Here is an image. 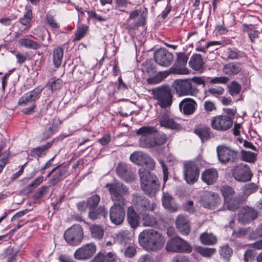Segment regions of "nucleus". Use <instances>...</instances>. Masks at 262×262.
<instances>
[{
  "label": "nucleus",
  "instance_id": "obj_1",
  "mask_svg": "<svg viewBox=\"0 0 262 262\" xmlns=\"http://www.w3.org/2000/svg\"><path fill=\"white\" fill-rule=\"evenodd\" d=\"M110 192L114 205L110 210V217L113 223L118 225L121 224L125 217L124 206L125 200L123 195L128 192L127 187L123 184L118 182L106 185Z\"/></svg>",
  "mask_w": 262,
  "mask_h": 262
},
{
  "label": "nucleus",
  "instance_id": "obj_2",
  "mask_svg": "<svg viewBox=\"0 0 262 262\" xmlns=\"http://www.w3.org/2000/svg\"><path fill=\"white\" fill-rule=\"evenodd\" d=\"M138 241L142 248L154 252L160 250L165 243L162 234L153 229L143 230L139 235Z\"/></svg>",
  "mask_w": 262,
  "mask_h": 262
},
{
  "label": "nucleus",
  "instance_id": "obj_3",
  "mask_svg": "<svg viewBox=\"0 0 262 262\" xmlns=\"http://www.w3.org/2000/svg\"><path fill=\"white\" fill-rule=\"evenodd\" d=\"M139 173L143 191L147 195H155L160 188V184L156 176L143 168L139 169Z\"/></svg>",
  "mask_w": 262,
  "mask_h": 262
},
{
  "label": "nucleus",
  "instance_id": "obj_4",
  "mask_svg": "<svg viewBox=\"0 0 262 262\" xmlns=\"http://www.w3.org/2000/svg\"><path fill=\"white\" fill-rule=\"evenodd\" d=\"M216 152L219 161L223 164H233L239 158L237 150L225 144L218 146Z\"/></svg>",
  "mask_w": 262,
  "mask_h": 262
},
{
  "label": "nucleus",
  "instance_id": "obj_5",
  "mask_svg": "<svg viewBox=\"0 0 262 262\" xmlns=\"http://www.w3.org/2000/svg\"><path fill=\"white\" fill-rule=\"evenodd\" d=\"M138 135H141L139 139L140 146L144 148L154 147V138L157 130L152 126H143L136 131Z\"/></svg>",
  "mask_w": 262,
  "mask_h": 262
},
{
  "label": "nucleus",
  "instance_id": "obj_6",
  "mask_svg": "<svg viewBox=\"0 0 262 262\" xmlns=\"http://www.w3.org/2000/svg\"><path fill=\"white\" fill-rule=\"evenodd\" d=\"M152 93L157 103L162 108L170 106L172 103V94L171 89L168 86H162L152 90Z\"/></svg>",
  "mask_w": 262,
  "mask_h": 262
},
{
  "label": "nucleus",
  "instance_id": "obj_7",
  "mask_svg": "<svg viewBox=\"0 0 262 262\" xmlns=\"http://www.w3.org/2000/svg\"><path fill=\"white\" fill-rule=\"evenodd\" d=\"M166 249L168 252L174 253H190L192 250L191 246L186 241L179 236L169 239Z\"/></svg>",
  "mask_w": 262,
  "mask_h": 262
},
{
  "label": "nucleus",
  "instance_id": "obj_8",
  "mask_svg": "<svg viewBox=\"0 0 262 262\" xmlns=\"http://www.w3.org/2000/svg\"><path fill=\"white\" fill-rule=\"evenodd\" d=\"M173 84L174 89L177 94L179 96L196 95L198 92V89L196 86L193 84L192 82L189 79L176 80Z\"/></svg>",
  "mask_w": 262,
  "mask_h": 262
},
{
  "label": "nucleus",
  "instance_id": "obj_9",
  "mask_svg": "<svg viewBox=\"0 0 262 262\" xmlns=\"http://www.w3.org/2000/svg\"><path fill=\"white\" fill-rule=\"evenodd\" d=\"M64 238L66 242L71 245H79L83 238L82 228L79 224L73 225L65 231Z\"/></svg>",
  "mask_w": 262,
  "mask_h": 262
},
{
  "label": "nucleus",
  "instance_id": "obj_10",
  "mask_svg": "<svg viewBox=\"0 0 262 262\" xmlns=\"http://www.w3.org/2000/svg\"><path fill=\"white\" fill-rule=\"evenodd\" d=\"M231 171L234 179L241 182L245 183L250 181L253 176L250 167L244 163H239L233 166Z\"/></svg>",
  "mask_w": 262,
  "mask_h": 262
},
{
  "label": "nucleus",
  "instance_id": "obj_11",
  "mask_svg": "<svg viewBox=\"0 0 262 262\" xmlns=\"http://www.w3.org/2000/svg\"><path fill=\"white\" fill-rule=\"evenodd\" d=\"M184 177L186 182L189 184L196 182L200 176L198 166L194 161H186L184 163Z\"/></svg>",
  "mask_w": 262,
  "mask_h": 262
},
{
  "label": "nucleus",
  "instance_id": "obj_12",
  "mask_svg": "<svg viewBox=\"0 0 262 262\" xmlns=\"http://www.w3.org/2000/svg\"><path fill=\"white\" fill-rule=\"evenodd\" d=\"M233 125V120L230 116L217 115L212 118L211 127L216 130L225 132L230 129Z\"/></svg>",
  "mask_w": 262,
  "mask_h": 262
},
{
  "label": "nucleus",
  "instance_id": "obj_13",
  "mask_svg": "<svg viewBox=\"0 0 262 262\" xmlns=\"http://www.w3.org/2000/svg\"><path fill=\"white\" fill-rule=\"evenodd\" d=\"M147 15V10L145 8H141L133 11L129 14L128 21H133V23L129 25L131 29H135L136 27L144 26L146 24V20Z\"/></svg>",
  "mask_w": 262,
  "mask_h": 262
},
{
  "label": "nucleus",
  "instance_id": "obj_14",
  "mask_svg": "<svg viewBox=\"0 0 262 262\" xmlns=\"http://www.w3.org/2000/svg\"><path fill=\"white\" fill-rule=\"evenodd\" d=\"M132 203L136 210L140 213L147 210L153 211L156 207V204L152 203L150 205L149 201L142 195L134 194L133 195Z\"/></svg>",
  "mask_w": 262,
  "mask_h": 262
},
{
  "label": "nucleus",
  "instance_id": "obj_15",
  "mask_svg": "<svg viewBox=\"0 0 262 262\" xmlns=\"http://www.w3.org/2000/svg\"><path fill=\"white\" fill-rule=\"evenodd\" d=\"M200 202L204 207L214 209L221 204L222 200L217 193L207 191L201 196Z\"/></svg>",
  "mask_w": 262,
  "mask_h": 262
},
{
  "label": "nucleus",
  "instance_id": "obj_16",
  "mask_svg": "<svg viewBox=\"0 0 262 262\" xmlns=\"http://www.w3.org/2000/svg\"><path fill=\"white\" fill-rule=\"evenodd\" d=\"M130 160L138 165H146L150 169L155 167L154 160L146 153L141 151H136L130 156Z\"/></svg>",
  "mask_w": 262,
  "mask_h": 262
},
{
  "label": "nucleus",
  "instance_id": "obj_17",
  "mask_svg": "<svg viewBox=\"0 0 262 262\" xmlns=\"http://www.w3.org/2000/svg\"><path fill=\"white\" fill-rule=\"evenodd\" d=\"M154 59L155 62L159 65L168 67L173 60V55L167 50L161 48L155 53Z\"/></svg>",
  "mask_w": 262,
  "mask_h": 262
},
{
  "label": "nucleus",
  "instance_id": "obj_18",
  "mask_svg": "<svg viewBox=\"0 0 262 262\" xmlns=\"http://www.w3.org/2000/svg\"><path fill=\"white\" fill-rule=\"evenodd\" d=\"M96 248L93 243L84 245L76 250L74 257L77 260H86L91 258L96 252Z\"/></svg>",
  "mask_w": 262,
  "mask_h": 262
},
{
  "label": "nucleus",
  "instance_id": "obj_19",
  "mask_svg": "<svg viewBox=\"0 0 262 262\" xmlns=\"http://www.w3.org/2000/svg\"><path fill=\"white\" fill-rule=\"evenodd\" d=\"M43 90V88L38 86L34 90L25 93L18 100L19 105L24 106L32 102L35 101L40 97V94Z\"/></svg>",
  "mask_w": 262,
  "mask_h": 262
},
{
  "label": "nucleus",
  "instance_id": "obj_20",
  "mask_svg": "<svg viewBox=\"0 0 262 262\" xmlns=\"http://www.w3.org/2000/svg\"><path fill=\"white\" fill-rule=\"evenodd\" d=\"M116 172L118 176L126 182L133 181L135 174L133 169L127 164L120 163L116 167Z\"/></svg>",
  "mask_w": 262,
  "mask_h": 262
},
{
  "label": "nucleus",
  "instance_id": "obj_21",
  "mask_svg": "<svg viewBox=\"0 0 262 262\" xmlns=\"http://www.w3.org/2000/svg\"><path fill=\"white\" fill-rule=\"evenodd\" d=\"M258 215L257 212L254 209L244 207L241 209L238 214V221L242 224H246L255 220Z\"/></svg>",
  "mask_w": 262,
  "mask_h": 262
},
{
  "label": "nucleus",
  "instance_id": "obj_22",
  "mask_svg": "<svg viewBox=\"0 0 262 262\" xmlns=\"http://www.w3.org/2000/svg\"><path fill=\"white\" fill-rule=\"evenodd\" d=\"M49 181L50 186L56 185L60 181L63 180L68 175V167L64 166H58Z\"/></svg>",
  "mask_w": 262,
  "mask_h": 262
},
{
  "label": "nucleus",
  "instance_id": "obj_23",
  "mask_svg": "<svg viewBox=\"0 0 262 262\" xmlns=\"http://www.w3.org/2000/svg\"><path fill=\"white\" fill-rule=\"evenodd\" d=\"M177 230L182 235H187L190 231V224L188 217L183 214L179 215L176 220Z\"/></svg>",
  "mask_w": 262,
  "mask_h": 262
},
{
  "label": "nucleus",
  "instance_id": "obj_24",
  "mask_svg": "<svg viewBox=\"0 0 262 262\" xmlns=\"http://www.w3.org/2000/svg\"><path fill=\"white\" fill-rule=\"evenodd\" d=\"M197 103L191 98H185L179 103V108L185 115H190L195 111Z\"/></svg>",
  "mask_w": 262,
  "mask_h": 262
},
{
  "label": "nucleus",
  "instance_id": "obj_25",
  "mask_svg": "<svg viewBox=\"0 0 262 262\" xmlns=\"http://www.w3.org/2000/svg\"><path fill=\"white\" fill-rule=\"evenodd\" d=\"M159 122L161 126L166 128L178 130L181 128L180 125L170 118L167 112H164L162 113L159 119Z\"/></svg>",
  "mask_w": 262,
  "mask_h": 262
},
{
  "label": "nucleus",
  "instance_id": "obj_26",
  "mask_svg": "<svg viewBox=\"0 0 262 262\" xmlns=\"http://www.w3.org/2000/svg\"><path fill=\"white\" fill-rule=\"evenodd\" d=\"M218 178V172L215 168L206 169L202 174L201 178L203 182L208 185L214 184Z\"/></svg>",
  "mask_w": 262,
  "mask_h": 262
},
{
  "label": "nucleus",
  "instance_id": "obj_27",
  "mask_svg": "<svg viewBox=\"0 0 262 262\" xmlns=\"http://www.w3.org/2000/svg\"><path fill=\"white\" fill-rule=\"evenodd\" d=\"M240 205V197L235 196L224 201V207L223 209L221 208V210H223L226 209L231 211H235L239 208Z\"/></svg>",
  "mask_w": 262,
  "mask_h": 262
},
{
  "label": "nucleus",
  "instance_id": "obj_28",
  "mask_svg": "<svg viewBox=\"0 0 262 262\" xmlns=\"http://www.w3.org/2000/svg\"><path fill=\"white\" fill-rule=\"evenodd\" d=\"M162 204L164 207L170 211L174 212L178 210V206L174 203L173 198L168 193L163 194Z\"/></svg>",
  "mask_w": 262,
  "mask_h": 262
},
{
  "label": "nucleus",
  "instance_id": "obj_29",
  "mask_svg": "<svg viewBox=\"0 0 262 262\" xmlns=\"http://www.w3.org/2000/svg\"><path fill=\"white\" fill-rule=\"evenodd\" d=\"M127 220L133 229L136 228L139 226V216L133 206H130L127 209Z\"/></svg>",
  "mask_w": 262,
  "mask_h": 262
},
{
  "label": "nucleus",
  "instance_id": "obj_30",
  "mask_svg": "<svg viewBox=\"0 0 262 262\" xmlns=\"http://www.w3.org/2000/svg\"><path fill=\"white\" fill-rule=\"evenodd\" d=\"M189 64L193 70L200 71L203 69L204 62L200 55L195 54L191 57Z\"/></svg>",
  "mask_w": 262,
  "mask_h": 262
},
{
  "label": "nucleus",
  "instance_id": "obj_31",
  "mask_svg": "<svg viewBox=\"0 0 262 262\" xmlns=\"http://www.w3.org/2000/svg\"><path fill=\"white\" fill-rule=\"evenodd\" d=\"M242 70L241 63L238 62H231L224 66V72L229 75H235L238 73Z\"/></svg>",
  "mask_w": 262,
  "mask_h": 262
},
{
  "label": "nucleus",
  "instance_id": "obj_32",
  "mask_svg": "<svg viewBox=\"0 0 262 262\" xmlns=\"http://www.w3.org/2000/svg\"><path fill=\"white\" fill-rule=\"evenodd\" d=\"M92 262H117L116 256L112 252L106 254L99 253Z\"/></svg>",
  "mask_w": 262,
  "mask_h": 262
},
{
  "label": "nucleus",
  "instance_id": "obj_33",
  "mask_svg": "<svg viewBox=\"0 0 262 262\" xmlns=\"http://www.w3.org/2000/svg\"><path fill=\"white\" fill-rule=\"evenodd\" d=\"M43 177L40 176L34 180L30 184L23 188L20 192L23 195L31 193L35 188L38 186L43 181Z\"/></svg>",
  "mask_w": 262,
  "mask_h": 262
},
{
  "label": "nucleus",
  "instance_id": "obj_34",
  "mask_svg": "<svg viewBox=\"0 0 262 262\" xmlns=\"http://www.w3.org/2000/svg\"><path fill=\"white\" fill-rule=\"evenodd\" d=\"M200 239L201 243L206 245H214L217 241V237L214 234L206 232L200 235Z\"/></svg>",
  "mask_w": 262,
  "mask_h": 262
},
{
  "label": "nucleus",
  "instance_id": "obj_35",
  "mask_svg": "<svg viewBox=\"0 0 262 262\" xmlns=\"http://www.w3.org/2000/svg\"><path fill=\"white\" fill-rule=\"evenodd\" d=\"M54 143V141H51L46 144L42 145L40 147L34 148L31 151V155L33 157H39L46 154V151L50 148Z\"/></svg>",
  "mask_w": 262,
  "mask_h": 262
},
{
  "label": "nucleus",
  "instance_id": "obj_36",
  "mask_svg": "<svg viewBox=\"0 0 262 262\" xmlns=\"http://www.w3.org/2000/svg\"><path fill=\"white\" fill-rule=\"evenodd\" d=\"M194 133L200 138L203 142L210 138V129L207 126L198 127L194 129Z\"/></svg>",
  "mask_w": 262,
  "mask_h": 262
},
{
  "label": "nucleus",
  "instance_id": "obj_37",
  "mask_svg": "<svg viewBox=\"0 0 262 262\" xmlns=\"http://www.w3.org/2000/svg\"><path fill=\"white\" fill-rule=\"evenodd\" d=\"M63 50L61 47H57L54 49L53 53V61L56 68L59 67L62 62Z\"/></svg>",
  "mask_w": 262,
  "mask_h": 262
},
{
  "label": "nucleus",
  "instance_id": "obj_38",
  "mask_svg": "<svg viewBox=\"0 0 262 262\" xmlns=\"http://www.w3.org/2000/svg\"><path fill=\"white\" fill-rule=\"evenodd\" d=\"M107 212L104 207H100L97 209H90L89 216L92 220H95L102 216L104 219L107 215Z\"/></svg>",
  "mask_w": 262,
  "mask_h": 262
},
{
  "label": "nucleus",
  "instance_id": "obj_39",
  "mask_svg": "<svg viewBox=\"0 0 262 262\" xmlns=\"http://www.w3.org/2000/svg\"><path fill=\"white\" fill-rule=\"evenodd\" d=\"M19 45L27 48L37 50L41 47L39 43L27 38H20L18 41Z\"/></svg>",
  "mask_w": 262,
  "mask_h": 262
},
{
  "label": "nucleus",
  "instance_id": "obj_40",
  "mask_svg": "<svg viewBox=\"0 0 262 262\" xmlns=\"http://www.w3.org/2000/svg\"><path fill=\"white\" fill-rule=\"evenodd\" d=\"M220 190L224 198V201L235 196V192L233 188L228 185L222 186Z\"/></svg>",
  "mask_w": 262,
  "mask_h": 262
},
{
  "label": "nucleus",
  "instance_id": "obj_41",
  "mask_svg": "<svg viewBox=\"0 0 262 262\" xmlns=\"http://www.w3.org/2000/svg\"><path fill=\"white\" fill-rule=\"evenodd\" d=\"M32 18V12L31 9H28L23 17L19 19L20 23L26 26V29L29 30L31 27V20Z\"/></svg>",
  "mask_w": 262,
  "mask_h": 262
},
{
  "label": "nucleus",
  "instance_id": "obj_42",
  "mask_svg": "<svg viewBox=\"0 0 262 262\" xmlns=\"http://www.w3.org/2000/svg\"><path fill=\"white\" fill-rule=\"evenodd\" d=\"M142 224L144 226L152 227L156 225L157 221L155 217L148 214H144L142 216Z\"/></svg>",
  "mask_w": 262,
  "mask_h": 262
},
{
  "label": "nucleus",
  "instance_id": "obj_43",
  "mask_svg": "<svg viewBox=\"0 0 262 262\" xmlns=\"http://www.w3.org/2000/svg\"><path fill=\"white\" fill-rule=\"evenodd\" d=\"M256 156L257 154L253 152L244 150H242L241 151L242 160L247 162H254L256 159Z\"/></svg>",
  "mask_w": 262,
  "mask_h": 262
},
{
  "label": "nucleus",
  "instance_id": "obj_44",
  "mask_svg": "<svg viewBox=\"0 0 262 262\" xmlns=\"http://www.w3.org/2000/svg\"><path fill=\"white\" fill-rule=\"evenodd\" d=\"M90 230L93 237L98 239L103 237L104 231L101 227L97 225H94L91 227Z\"/></svg>",
  "mask_w": 262,
  "mask_h": 262
},
{
  "label": "nucleus",
  "instance_id": "obj_45",
  "mask_svg": "<svg viewBox=\"0 0 262 262\" xmlns=\"http://www.w3.org/2000/svg\"><path fill=\"white\" fill-rule=\"evenodd\" d=\"M196 250L202 256L206 257H211L216 251L215 248H204L200 246L196 248Z\"/></svg>",
  "mask_w": 262,
  "mask_h": 262
},
{
  "label": "nucleus",
  "instance_id": "obj_46",
  "mask_svg": "<svg viewBox=\"0 0 262 262\" xmlns=\"http://www.w3.org/2000/svg\"><path fill=\"white\" fill-rule=\"evenodd\" d=\"M100 196L97 194L93 195L86 201V206L90 209H95L100 202Z\"/></svg>",
  "mask_w": 262,
  "mask_h": 262
},
{
  "label": "nucleus",
  "instance_id": "obj_47",
  "mask_svg": "<svg viewBox=\"0 0 262 262\" xmlns=\"http://www.w3.org/2000/svg\"><path fill=\"white\" fill-rule=\"evenodd\" d=\"M220 253L224 258L228 260L233 253V250L229 245H225L221 247Z\"/></svg>",
  "mask_w": 262,
  "mask_h": 262
},
{
  "label": "nucleus",
  "instance_id": "obj_48",
  "mask_svg": "<svg viewBox=\"0 0 262 262\" xmlns=\"http://www.w3.org/2000/svg\"><path fill=\"white\" fill-rule=\"evenodd\" d=\"M228 88L230 94L232 96L238 95L241 91V85L236 81H232Z\"/></svg>",
  "mask_w": 262,
  "mask_h": 262
},
{
  "label": "nucleus",
  "instance_id": "obj_49",
  "mask_svg": "<svg viewBox=\"0 0 262 262\" xmlns=\"http://www.w3.org/2000/svg\"><path fill=\"white\" fill-rule=\"evenodd\" d=\"M88 29V27L85 25H82L78 28L75 34L74 41H78L81 39L85 35Z\"/></svg>",
  "mask_w": 262,
  "mask_h": 262
},
{
  "label": "nucleus",
  "instance_id": "obj_50",
  "mask_svg": "<svg viewBox=\"0 0 262 262\" xmlns=\"http://www.w3.org/2000/svg\"><path fill=\"white\" fill-rule=\"evenodd\" d=\"M225 92L224 89L222 86H217L216 88H211L208 89L207 91L206 92L208 93L210 95L218 97L219 96L223 95Z\"/></svg>",
  "mask_w": 262,
  "mask_h": 262
},
{
  "label": "nucleus",
  "instance_id": "obj_51",
  "mask_svg": "<svg viewBox=\"0 0 262 262\" xmlns=\"http://www.w3.org/2000/svg\"><path fill=\"white\" fill-rule=\"evenodd\" d=\"M167 141V136L165 134L158 135L157 133L154 138V147L157 145H161L164 144Z\"/></svg>",
  "mask_w": 262,
  "mask_h": 262
},
{
  "label": "nucleus",
  "instance_id": "obj_52",
  "mask_svg": "<svg viewBox=\"0 0 262 262\" xmlns=\"http://www.w3.org/2000/svg\"><path fill=\"white\" fill-rule=\"evenodd\" d=\"M204 108L205 111L208 113L216 110V106L215 103L210 100H207L204 102Z\"/></svg>",
  "mask_w": 262,
  "mask_h": 262
},
{
  "label": "nucleus",
  "instance_id": "obj_53",
  "mask_svg": "<svg viewBox=\"0 0 262 262\" xmlns=\"http://www.w3.org/2000/svg\"><path fill=\"white\" fill-rule=\"evenodd\" d=\"M117 238L122 244H126L131 241L129 233L126 231L120 232L117 235Z\"/></svg>",
  "mask_w": 262,
  "mask_h": 262
},
{
  "label": "nucleus",
  "instance_id": "obj_54",
  "mask_svg": "<svg viewBox=\"0 0 262 262\" xmlns=\"http://www.w3.org/2000/svg\"><path fill=\"white\" fill-rule=\"evenodd\" d=\"M258 190V186L253 183H250L246 184L245 187V192L246 194H250L255 192Z\"/></svg>",
  "mask_w": 262,
  "mask_h": 262
},
{
  "label": "nucleus",
  "instance_id": "obj_55",
  "mask_svg": "<svg viewBox=\"0 0 262 262\" xmlns=\"http://www.w3.org/2000/svg\"><path fill=\"white\" fill-rule=\"evenodd\" d=\"M45 29L42 27H37L34 29L33 33L37 36L36 39L40 38L41 40H45Z\"/></svg>",
  "mask_w": 262,
  "mask_h": 262
},
{
  "label": "nucleus",
  "instance_id": "obj_56",
  "mask_svg": "<svg viewBox=\"0 0 262 262\" xmlns=\"http://www.w3.org/2000/svg\"><path fill=\"white\" fill-rule=\"evenodd\" d=\"M48 186H43L41 187L37 191L34 193L33 199L34 200H38L42 197L43 194L47 192Z\"/></svg>",
  "mask_w": 262,
  "mask_h": 262
},
{
  "label": "nucleus",
  "instance_id": "obj_57",
  "mask_svg": "<svg viewBox=\"0 0 262 262\" xmlns=\"http://www.w3.org/2000/svg\"><path fill=\"white\" fill-rule=\"evenodd\" d=\"M136 253L137 250L136 247L134 246H128L125 249L124 254L126 257L132 258L136 255Z\"/></svg>",
  "mask_w": 262,
  "mask_h": 262
},
{
  "label": "nucleus",
  "instance_id": "obj_58",
  "mask_svg": "<svg viewBox=\"0 0 262 262\" xmlns=\"http://www.w3.org/2000/svg\"><path fill=\"white\" fill-rule=\"evenodd\" d=\"M159 162L160 163L161 167L162 168V171L163 173V180L165 182H166L168 180L169 175L168 166L166 164V163L161 159H159Z\"/></svg>",
  "mask_w": 262,
  "mask_h": 262
},
{
  "label": "nucleus",
  "instance_id": "obj_59",
  "mask_svg": "<svg viewBox=\"0 0 262 262\" xmlns=\"http://www.w3.org/2000/svg\"><path fill=\"white\" fill-rule=\"evenodd\" d=\"M177 62L182 66L186 65L188 60L186 55L184 53H179L177 56Z\"/></svg>",
  "mask_w": 262,
  "mask_h": 262
},
{
  "label": "nucleus",
  "instance_id": "obj_60",
  "mask_svg": "<svg viewBox=\"0 0 262 262\" xmlns=\"http://www.w3.org/2000/svg\"><path fill=\"white\" fill-rule=\"evenodd\" d=\"M228 81V78L226 77L221 76V77H215L212 78L210 80V83L213 84L216 83H226Z\"/></svg>",
  "mask_w": 262,
  "mask_h": 262
},
{
  "label": "nucleus",
  "instance_id": "obj_61",
  "mask_svg": "<svg viewBox=\"0 0 262 262\" xmlns=\"http://www.w3.org/2000/svg\"><path fill=\"white\" fill-rule=\"evenodd\" d=\"M62 86V81L60 79H57L52 81L51 84L50 88L51 90L56 91L59 90Z\"/></svg>",
  "mask_w": 262,
  "mask_h": 262
},
{
  "label": "nucleus",
  "instance_id": "obj_62",
  "mask_svg": "<svg viewBox=\"0 0 262 262\" xmlns=\"http://www.w3.org/2000/svg\"><path fill=\"white\" fill-rule=\"evenodd\" d=\"M250 237L253 239L262 237V224L250 234Z\"/></svg>",
  "mask_w": 262,
  "mask_h": 262
},
{
  "label": "nucleus",
  "instance_id": "obj_63",
  "mask_svg": "<svg viewBox=\"0 0 262 262\" xmlns=\"http://www.w3.org/2000/svg\"><path fill=\"white\" fill-rule=\"evenodd\" d=\"M89 17L99 21H105L106 18L97 14L95 12L91 11L88 12Z\"/></svg>",
  "mask_w": 262,
  "mask_h": 262
},
{
  "label": "nucleus",
  "instance_id": "obj_64",
  "mask_svg": "<svg viewBox=\"0 0 262 262\" xmlns=\"http://www.w3.org/2000/svg\"><path fill=\"white\" fill-rule=\"evenodd\" d=\"M138 262H154L152 256L149 254L142 255L138 259Z\"/></svg>",
  "mask_w": 262,
  "mask_h": 262
}]
</instances>
